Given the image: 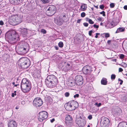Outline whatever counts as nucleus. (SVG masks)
<instances>
[{
	"label": "nucleus",
	"mask_w": 127,
	"mask_h": 127,
	"mask_svg": "<svg viewBox=\"0 0 127 127\" xmlns=\"http://www.w3.org/2000/svg\"><path fill=\"white\" fill-rule=\"evenodd\" d=\"M47 86L49 88H53L56 86L58 82L57 78L54 75L48 76L45 80Z\"/></svg>",
	"instance_id": "nucleus-1"
},
{
	"label": "nucleus",
	"mask_w": 127,
	"mask_h": 127,
	"mask_svg": "<svg viewBox=\"0 0 127 127\" xmlns=\"http://www.w3.org/2000/svg\"><path fill=\"white\" fill-rule=\"evenodd\" d=\"M5 37L6 39L11 43H14L19 37L14 31H9L7 32L5 34Z\"/></svg>",
	"instance_id": "nucleus-2"
},
{
	"label": "nucleus",
	"mask_w": 127,
	"mask_h": 127,
	"mask_svg": "<svg viewBox=\"0 0 127 127\" xmlns=\"http://www.w3.org/2000/svg\"><path fill=\"white\" fill-rule=\"evenodd\" d=\"M21 88L22 91L24 93L29 92L31 88L30 82L26 78H24L22 80L21 85Z\"/></svg>",
	"instance_id": "nucleus-3"
},
{
	"label": "nucleus",
	"mask_w": 127,
	"mask_h": 127,
	"mask_svg": "<svg viewBox=\"0 0 127 127\" xmlns=\"http://www.w3.org/2000/svg\"><path fill=\"white\" fill-rule=\"evenodd\" d=\"M9 23L14 25H16L21 22L22 19L21 17L17 15H12L9 17Z\"/></svg>",
	"instance_id": "nucleus-4"
},
{
	"label": "nucleus",
	"mask_w": 127,
	"mask_h": 127,
	"mask_svg": "<svg viewBox=\"0 0 127 127\" xmlns=\"http://www.w3.org/2000/svg\"><path fill=\"white\" fill-rule=\"evenodd\" d=\"M18 65L23 69H27L30 66V61L29 59L25 58H21L18 62Z\"/></svg>",
	"instance_id": "nucleus-5"
},
{
	"label": "nucleus",
	"mask_w": 127,
	"mask_h": 127,
	"mask_svg": "<svg viewBox=\"0 0 127 127\" xmlns=\"http://www.w3.org/2000/svg\"><path fill=\"white\" fill-rule=\"evenodd\" d=\"M78 106V102L76 101H73L67 104L65 108L68 110H72L75 109Z\"/></svg>",
	"instance_id": "nucleus-6"
},
{
	"label": "nucleus",
	"mask_w": 127,
	"mask_h": 127,
	"mask_svg": "<svg viewBox=\"0 0 127 127\" xmlns=\"http://www.w3.org/2000/svg\"><path fill=\"white\" fill-rule=\"evenodd\" d=\"M56 11V8L55 6L53 5H51L47 9L46 13L47 15L52 16L55 13Z\"/></svg>",
	"instance_id": "nucleus-7"
},
{
	"label": "nucleus",
	"mask_w": 127,
	"mask_h": 127,
	"mask_svg": "<svg viewBox=\"0 0 127 127\" xmlns=\"http://www.w3.org/2000/svg\"><path fill=\"white\" fill-rule=\"evenodd\" d=\"M48 113L46 111H42L39 113L38 117V120L42 122L47 119L48 117Z\"/></svg>",
	"instance_id": "nucleus-8"
},
{
	"label": "nucleus",
	"mask_w": 127,
	"mask_h": 127,
	"mask_svg": "<svg viewBox=\"0 0 127 127\" xmlns=\"http://www.w3.org/2000/svg\"><path fill=\"white\" fill-rule=\"evenodd\" d=\"M76 122L78 126L81 127L84 126L86 124L85 119L82 118L81 117L76 118Z\"/></svg>",
	"instance_id": "nucleus-9"
},
{
	"label": "nucleus",
	"mask_w": 127,
	"mask_h": 127,
	"mask_svg": "<svg viewBox=\"0 0 127 127\" xmlns=\"http://www.w3.org/2000/svg\"><path fill=\"white\" fill-rule=\"evenodd\" d=\"M43 103V101L41 99L38 97L35 98L33 101V105L37 107L41 106Z\"/></svg>",
	"instance_id": "nucleus-10"
},
{
	"label": "nucleus",
	"mask_w": 127,
	"mask_h": 127,
	"mask_svg": "<svg viewBox=\"0 0 127 127\" xmlns=\"http://www.w3.org/2000/svg\"><path fill=\"white\" fill-rule=\"evenodd\" d=\"M83 80L82 77L80 75H78L76 76L74 80L76 84L80 86L82 84Z\"/></svg>",
	"instance_id": "nucleus-11"
},
{
	"label": "nucleus",
	"mask_w": 127,
	"mask_h": 127,
	"mask_svg": "<svg viewBox=\"0 0 127 127\" xmlns=\"http://www.w3.org/2000/svg\"><path fill=\"white\" fill-rule=\"evenodd\" d=\"M82 70L84 74H87L89 73L91 71H93V70L91 67L87 65L84 67Z\"/></svg>",
	"instance_id": "nucleus-12"
},
{
	"label": "nucleus",
	"mask_w": 127,
	"mask_h": 127,
	"mask_svg": "<svg viewBox=\"0 0 127 127\" xmlns=\"http://www.w3.org/2000/svg\"><path fill=\"white\" fill-rule=\"evenodd\" d=\"M24 44L23 47H21L20 48V51L23 53L22 54H26L28 51L29 50L28 44L26 43H25Z\"/></svg>",
	"instance_id": "nucleus-13"
},
{
	"label": "nucleus",
	"mask_w": 127,
	"mask_h": 127,
	"mask_svg": "<svg viewBox=\"0 0 127 127\" xmlns=\"http://www.w3.org/2000/svg\"><path fill=\"white\" fill-rule=\"evenodd\" d=\"M72 117L69 115H67L65 117V122L66 124L69 126L72 124Z\"/></svg>",
	"instance_id": "nucleus-14"
},
{
	"label": "nucleus",
	"mask_w": 127,
	"mask_h": 127,
	"mask_svg": "<svg viewBox=\"0 0 127 127\" xmlns=\"http://www.w3.org/2000/svg\"><path fill=\"white\" fill-rule=\"evenodd\" d=\"M109 123V120L107 118L103 117L100 122V124L103 125L104 126H106Z\"/></svg>",
	"instance_id": "nucleus-15"
},
{
	"label": "nucleus",
	"mask_w": 127,
	"mask_h": 127,
	"mask_svg": "<svg viewBox=\"0 0 127 127\" xmlns=\"http://www.w3.org/2000/svg\"><path fill=\"white\" fill-rule=\"evenodd\" d=\"M64 21L62 18L60 17L57 18L55 20V22L58 25H61L63 23Z\"/></svg>",
	"instance_id": "nucleus-16"
},
{
	"label": "nucleus",
	"mask_w": 127,
	"mask_h": 127,
	"mask_svg": "<svg viewBox=\"0 0 127 127\" xmlns=\"http://www.w3.org/2000/svg\"><path fill=\"white\" fill-rule=\"evenodd\" d=\"M113 113L116 115H119L122 112V110L119 107H117L112 110Z\"/></svg>",
	"instance_id": "nucleus-17"
},
{
	"label": "nucleus",
	"mask_w": 127,
	"mask_h": 127,
	"mask_svg": "<svg viewBox=\"0 0 127 127\" xmlns=\"http://www.w3.org/2000/svg\"><path fill=\"white\" fill-rule=\"evenodd\" d=\"M8 127H16L17 124L16 122L12 120H9L8 123Z\"/></svg>",
	"instance_id": "nucleus-18"
},
{
	"label": "nucleus",
	"mask_w": 127,
	"mask_h": 127,
	"mask_svg": "<svg viewBox=\"0 0 127 127\" xmlns=\"http://www.w3.org/2000/svg\"><path fill=\"white\" fill-rule=\"evenodd\" d=\"M23 0H10V3L13 4H18L21 2Z\"/></svg>",
	"instance_id": "nucleus-19"
},
{
	"label": "nucleus",
	"mask_w": 127,
	"mask_h": 127,
	"mask_svg": "<svg viewBox=\"0 0 127 127\" xmlns=\"http://www.w3.org/2000/svg\"><path fill=\"white\" fill-rule=\"evenodd\" d=\"M87 8V5L83 3L81 6L80 10L81 11H85Z\"/></svg>",
	"instance_id": "nucleus-20"
},
{
	"label": "nucleus",
	"mask_w": 127,
	"mask_h": 127,
	"mask_svg": "<svg viewBox=\"0 0 127 127\" xmlns=\"http://www.w3.org/2000/svg\"><path fill=\"white\" fill-rule=\"evenodd\" d=\"M68 85L70 87H72L75 85L76 84L74 80H69L68 83Z\"/></svg>",
	"instance_id": "nucleus-21"
},
{
	"label": "nucleus",
	"mask_w": 127,
	"mask_h": 127,
	"mask_svg": "<svg viewBox=\"0 0 127 127\" xmlns=\"http://www.w3.org/2000/svg\"><path fill=\"white\" fill-rule=\"evenodd\" d=\"M40 71L38 70L35 71L33 74L34 77H38L40 76Z\"/></svg>",
	"instance_id": "nucleus-22"
},
{
	"label": "nucleus",
	"mask_w": 127,
	"mask_h": 127,
	"mask_svg": "<svg viewBox=\"0 0 127 127\" xmlns=\"http://www.w3.org/2000/svg\"><path fill=\"white\" fill-rule=\"evenodd\" d=\"M125 30V28L123 27H120L118 28L116 32V33H119L120 32H123Z\"/></svg>",
	"instance_id": "nucleus-23"
},
{
	"label": "nucleus",
	"mask_w": 127,
	"mask_h": 127,
	"mask_svg": "<svg viewBox=\"0 0 127 127\" xmlns=\"http://www.w3.org/2000/svg\"><path fill=\"white\" fill-rule=\"evenodd\" d=\"M101 84L103 85H106L107 84V79L105 78H103L101 81Z\"/></svg>",
	"instance_id": "nucleus-24"
},
{
	"label": "nucleus",
	"mask_w": 127,
	"mask_h": 127,
	"mask_svg": "<svg viewBox=\"0 0 127 127\" xmlns=\"http://www.w3.org/2000/svg\"><path fill=\"white\" fill-rule=\"evenodd\" d=\"M118 127H127L126 123H121L119 124Z\"/></svg>",
	"instance_id": "nucleus-25"
},
{
	"label": "nucleus",
	"mask_w": 127,
	"mask_h": 127,
	"mask_svg": "<svg viewBox=\"0 0 127 127\" xmlns=\"http://www.w3.org/2000/svg\"><path fill=\"white\" fill-rule=\"evenodd\" d=\"M70 65L69 64H67L64 65V69L65 70H69L70 68Z\"/></svg>",
	"instance_id": "nucleus-26"
},
{
	"label": "nucleus",
	"mask_w": 127,
	"mask_h": 127,
	"mask_svg": "<svg viewBox=\"0 0 127 127\" xmlns=\"http://www.w3.org/2000/svg\"><path fill=\"white\" fill-rule=\"evenodd\" d=\"M108 27L109 28H111L114 26V23L113 21L111 22L110 23H109L108 25Z\"/></svg>",
	"instance_id": "nucleus-27"
},
{
	"label": "nucleus",
	"mask_w": 127,
	"mask_h": 127,
	"mask_svg": "<svg viewBox=\"0 0 127 127\" xmlns=\"http://www.w3.org/2000/svg\"><path fill=\"white\" fill-rule=\"evenodd\" d=\"M27 30L26 28H24L21 30L22 33L24 35L26 34L27 33Z\"/></svg>",
	"instance_id": "nucleus-28"
},
{
	"label": "nucleus",
	"mask_w": 127,
	"mask_h": 127,
	"mask_svg": "<svg viewBox=\"0 0 127 127\" xmlns=\"http://www.w3.org/2000/svg\"><path fill=\"white\" fill-rule=\"evenodd\" d=\"M86 21H88L89 23L91 24H93L94 23V22L91 19L88 18H86Z\"/></svg>",
	"instance_id": "nucleus-29"
},
{
	"label": "nucleus",
	"mask_w": 127,
	"mask_h": 127,
	"mask_svg": "<svg viewBox=\"0 0 127 127\" xmlns=\"http://www.w3.org/2000/svg\"><path fill=\"white\" fill-rule=\"evenodd\" d=\"M64 44L63 43L61 42H60L58 43V45L59 46L61 47L62 48L63 47Z\"/></svg>",
	"instance_id": "nucleus-30"
},
{
	"label": "nucleus",
	"mask_w": 127,
	"mask_h": 127,
	"mask_svg": "<svg viewBox=\"0 0 127 127\" xmlns=\"http://www.w3.org/2000/svg\"><path fill=\"white\" fill-rule=\"evenodd\" d=\"M104 35L105 37V38H107L109 37L110 34L108 33H105L103 34Z\"/></svg>",
	"instance_id": "nucleus-31"
},
{
	"label": "nucleus",
	"mask_w": 127,
	"mask_h": 127,
	"mask_svg": "<svg viewBox=\"0 0 127 127\" xmlns=\"http://www.w3.org/2000/svg\"><path fill=\"white\" fill-rule=\"evenodd\" d=\"M44 3H48L49 2V0H40Z\"/></svg>",
	"instance_id": "nucleus-32"
},
{
	"label": "nucleus",
	"mask_w": 127,
	"mask_h": 127,
	"mask_svg": "<svg viewBox=\"0 0 127 127\" xmlns=\"http://www.w3.org/2000/svg\"><path fill=\"white\" fill-rule=\"evenodd\" d=\"M116 77V75L115 74H112L111 76V79L112 80H114Z\"/></svg>",
	"instance_id": "nucleus-33"
},
{
	"label": "nucleus",
	"mask_w": 127,
	"mask_h": 127,
	"mask_svg": "<svg viewBox=\"0 0 127 127\" xmlns=\"http://www.w3.org/2000/svg\"><path fill=\"white\" fill-rule=\"evenodd\" d=\"M97 20L99 21H103V19L102 17H98L97 19Z\"/></svg>",
	"instance_id": "nucleus-34"
},
{
	"label": "nucleus",
	"mask_w": 127,
	"mask_h": 127,
	"mask_svg": "<svg viewBox=\"0 0 127 127\" xmlns=\"http://www.w3.org/2000/svg\"><path fill=\"white\" fill-rule=\"evenodd\" d=\"M115 5L113 3H111L110 4V7L111 8H113L115 6Z\"/></svg>",
	"instance_id": "nucleus-35"
},
{
	"label": "nucleus",
	"mask_w": 127,
	"mask_h": 127,
	"mask_svg": "<svg viewBox=\"0 0 127 127\" xmlns=\"http://www.w3.org/2000/svg\"><path fill=\"white\" fill-rule=\"evenodd\" d=\"M95 105L97 107H99L101 105V103H99L98 104L97 103H96L95 104Z\"/></svg>",
	"instance_id": "nucleus-36"
},
{
	"label": "nucleus",
	"mask_w": 127,
	"mask_h": 127,
	"mask_svg": "<svg viewBox=\"0 0 127 127\" xmlns=\"http://www.w3.org/2000/svg\"><path fill=\"white\" fill-rule=\"evenodd\" d=\"M100 14H102V16H105V12L104 11H102V12H100Z\"/></svg>",
	"instance_id": "nucleus-37"
},
{
	"label": "nucleus",
	"mask_w": 127,
	"mask_h": 127,
	"mask_svg": "<svg viewBox=\"0 0 127 127\" xmlns=\"http://www.w3.org/2000/svg\"><path fill=\"white\" fill-rule=\"evenodd\" d=\"M16 91H14V93H12V97H14L15 95H16Z\"/></svg>",
	"instance_id": "nucleus-38"
},
{
	"label": "nucleus",
	"mask_w": 127,
	"mask_h": 127,
	"mask_svg": "<svg viewBox=\"0 0 127 127\" xmlns=\"http://www.w3.org/2000/svg\"><path fill=\"white\" fill-rule=\"evenodd\" d=\"M86 15L85 13L84 12H83L81 14V16L82 17H84Z\"/></svg>",
	"instance_id": "nucleus-39"
},
{
	"label": "nucleus",
	"mask_w": 127,
	"mask_h": 127,
	"mask_svg": "<svg viewBox=\"0 0 127 127\" xmlns=\"http://www.w3.org/2000/svg\"><path fill=\"white\" fill-rule=\"evenodd\" d=\"M41 32L43 33L44 34H45L46 33V31L45 30L42 29L41 30Z\"/></svg>",
	"instance_id": "nucleus-40"
},
{
	"label": "nucleus",
	"mask_w": 127,
	"mask_h": 127,
	"mask_svg": "<svg viewBox=\"0 0 127 127\" xmlns=\"http://www.w3.org/2000/svg\"><path fill=\"white\" fill-rule=\"evenodd\" d=\"M69 95V94L68 92H66L65 94V95L66 97H68Z\"/></svg>",
	"instance_id": "nucleus-41"
},
{
	"label": "nucleus",
	"mask_w": 127,
	"mask_h": 127,
	"mask_svg": "<svg viewBox=\"0 0 127 127\" xmlns=\"http://www.w3.org/2000/svg\"><path fill=\"white\" fill-rule=\"evenodd\" d=\"M124 56L123 54H121L120 56V58L121 59H123L124 57Z\"/></svg>",
	"instance_id": "nucleus-42"
},
{
	"label": "nucleus",
	"mask_w": 127,
	"mask_h": 127,
	"mask_svg": "<svg viewBox=\"0 0 127 127\" xmlns=\"http://www.w3.org/2000/svg\"><path fill=\"white\" fill-rule=\"evenodd\" d=\"M83 24L86 27H88V24L87 23H83Z\"/></svg>",
	"instance_id": "nucleus-43"
},
{
	"label": "nucleus",
	"mask_w": 127,
	"mask_h": 127,
	"mask_svg": "<svg viewBox=\"0 0 127 127\" xmlns=\"http://www.w3.org/2000/svg\"><path fill=\"white\" fill-rule=\"evenodd\" d=\"M104 6L103 5H100L99 6L100 8L102 9L104 8Z\"/></svg>",
	"instance_id": "nucleus-44"
},
{
	"label": "nucleus",
	"mask_w": 127,
	"mask_h": 127,
	"mask_svg": "<svg viewBox=\"0 0 127 127\" xmlns=\"http://www.w3.org/2000/svg\"><path fill=\"white\" fill-rule=\"evenodd\" d=\"M93 27L94 28H95L96 29H97V28H98L99 27V26L98 25H96L95 24H94L93 25Z\"/></svg>",
	"instance_id": "nucleus-45"
},
{
	"label": "nucleus",
	"mask_w": 127,
	"mask_h": 127,
	"mask_svg": "<svg viewBox=\"0 0 127 127\" xmlns=\"http://www.w3.org/2000/svg\"><path fill=\"white\" fill-rule=\"evenodd\" d=\"M93 32V31L92 30L89 31V35L91 36L92 35V33Z\"/></svg>",
	"instance_id": "nucleus-46"
},
{
	"label": "nucleus",
	"mask_w": 127,
	"mask_h": 127,
	"mask_svg": "<svg viewBox=\"0 0 127 127\" xmlns=\"http://www.w3.org/2000/svg\"><path fill=\"white\" fill-rule=\"evenodd\" d=\"M79 96V95L78 94H76L74 96V98L78 97Z\"/></svg>",
	"instance_id": "nucleus-47"
},
{
	"label": "nucleus",
	"mask_w": 127,
	"mask_h": 127,
	"mask_svg": "<svg viewBox=\"0 0 127 127\" xmlns=\"http://www.w3.org/2000/svg\"><path fill=\"white\" fill-rule=\"evenodd\" d=\"M123 65L124 67H126L127 66V64L126 63H123Z\"/></svg>",
	"instance_id": "nucleus-48"
},
{
	"label": "nucleus",
	"mask_w": 127,
	"mask_h": 127,
	"mask_svg": "<svg viewBox=\"0 0 127 127\" xmlns=\"http://www.w3.org/2000/svg\"><path fill=\"white\" fill-rule=\"evenodd\" d=\"M4 24V23L2 21H0V25H2Z\"/></svg>",
	"instance_id": "nucleus-49"
},
{
	"label": "nucleus",
	"mask_w": 127,
	"mask_h": 127,
	"mask_svg": "<svg viewBox=\"0 0 127 127\" xmlns=\"http://www.w3.org/2000/svg\"><path fill=\"white\" fill-rule=\"evenodd\" d=\"M100 33H96V35L95 36V37L96 38H97L98 37V35H99Z\"/></svg>",
	"instance_id": "nucleus-50"
},
{
	"label": "nucleus",
	"mask_w": 127,
	"mask_h": 127,
	"mask_svg": "<svg viewBox=\"0 0 127 127\" xmlns=\"http://www.w3.org/2000/svg\"><path fill=\"white\" fill-rule=\"evenodd\" d=\"M123 70V69L121 68H119V72H121Z\"/></svg>",
	"instance_id": "nucleus-51"
},
{
	"label": "nucleus",
	"mask_w": 127,
	"mask_h": 127,
	"mask_svg": "<svg viewBox=\"0 0 127 127\" xmlns=\"http://www.w3.org/2000/svg\"><path fill=\"white\" fill-rule=\"evenodd\" d=\"M88 118L90 120L91 119H92V116L91 115H89L88 116Z\"/></svg>",
	"instance_id": "nucleus-52"
},
{
	"label": "nucleus",
	"mask_w": 127,
	"mask_h": 127,
	"mask_svg": "<svg viewBox=\"0 0 127 127\" xmlns=\"http://www.w3.org/2000/svg\"><path fill=\"white\" fill-rule=\"evenodd\" d=\"M55 120L54 118H53L51 119L50 121V122L51 123H53Z\"/></svg>",
	"instance_id": "nucleus-53"
},
{
	"label": "nucleus",
	"mask_w": 127,
	"mask_h": 127,
	"mask_svg": "<svg viewBox=\"0 0 127 127\" xmlns=\"http://www.w3.org/2000/svg\"><path fill=\"white\" fill-rule=\"evenodd\" d=\"M3 124L1 123H0V127H3Z\"/></svg>",
	"instance_id": "nucleus-54"
},
{
	"label": "nucleus",
	"mask_w": 127,
	"mask_h": 127,
	"mask_svg": "<svg viewBox=\"0 0 127 127\" xmlns=\"http://www.w3.org/2000/svg\"><path fill=\"white\" fill-rule=\"evenodd\" d=\"M124 9H125L127 10V5H125L124 7Z\"/></svg>",
	"instance_id": "nucleus-55"
},
{
	"label": "nucleus",
	"mask_w": 127,
	"mask_h": 127,
	"mask_svg": "<svg viewBox=\"0 0 127 127\" xmlns=\"http://www.w3.org/2000/svg\"><path fill=\"white\" fill-rule=\"evenodd\" d=\"M81 21V19H78L77 20V23H80Z\"/></svg>",
	"instance_id": "nucleus-56"
},
{
	"label": "nucleus",
	"mask_w": 127,
	"mask_h": 127,
	"mask_svg": "<svg viewBox=\"0 0 127 127\" xmlns=\"http://www.w3.org/2000/svg\"><path fill=\"white\" fill-rule=\"evenodd\" d=\"M123 81L122 80H121V82L120 83V84L121 85H122V83H123Z\"/></svg>",
	"instance_id": "nucleus-57"
},
{
	"label": "nucleus",
	"mask_w": 127,
	"mask_h": 127,
	"mask_svg": "<svg viewBox=\"0 0 127 127\" xmlns=\"http://www.w3.org/2000/svg\"><path fill=\"white\" fill-rule=\"evenodd\" d=\"M111 42V41L110 40H108L107 41V43H109Z\"/></svg>",
	"instance_id": "nucleus-58"
},
{
	"label": "nucleus",
	"mask_w": 127,
	"mask_h": 127,
	"mask_svg": "<svg viewBox=\"0 0 127 127\" xmlns=\"http://www.w3.org/2000/svg\"><path fill=\"white\" fill-rule=\"evenodd\" d=\"M19 85V84H15V85H14V86L15 87H17L18 85Z\"/></svg>",
	"instance_id": "nucleus-59"
},
{
	"label": "nucleus",
	"mask_w": 127,
	"mask_h": 127,
	"mask_svg": "<svg viewBox=\"0 0 127 127\" xmlns=\"http://www.w3.org/2000/svg\"><path fill=\"white\" fill-rule=\"evenodd\" d=\"M55 48L56 50H58V47H56Z\"/></svg>",
	"instance_id": "nucleus-60"
},
{
	"label": "nucleus",
	"mask_w": 127,
	"mask_h": 127,
	"mask_svg": "<svg viewBox=\"0 0 127 127\" xmlns=\"http://www.w3.org/2000/svg\"><path fill=\"white\" fill-rule=\"evenodd\" d=\"M103 25V23L102 22H101L100 23V25L101 26H102Z\"/></svg>",
	"instance_id": "nucleus-61"
},
{
	"label": "nucleus",
	"mask_w": 127,
	"mask_h": 127,
	"mask_svg": "<svg viewBox=\"0 0 127 127\" xmlns=\"http://www.w3.org/2000/svg\"><path fill=\"white\" fill-rule=\"evenodd\" d=\"M57 127H64L63 126H62L60 125L58 126Z\"/></svg>",
	"instance_id": "nucleus-62"
},
{
	"label": "nucleus",
	"mask_w": 127,
	"mask_h": 127,
	"mask_svg": "<svg viewBox=\"0 0 127 127\" xmlns=\"http://www.w3.org/2000/svg\"><path fill=\"white\" fill-rule=\"evenodd\" d=\"M95 7L96 8H98V6H95Z\"/></svg>",
	"instance_id": "nucleus-63"
},
{
	"label": "nucleus",
	"mask_w": 127,
	"mask_h": 127,
	"mask_svg": "<svg viewBox=\"0 0 127 127\" xmlns=\"http://www.w3.org/2000/svg\"><path fill=\"white\" fill-rule=\"evenodd\" d=\"M12 84L13 85H15V82H13L12 83Z\"/></svg>",
	"instance_id": "nucleus-64"
}]
</instances>
